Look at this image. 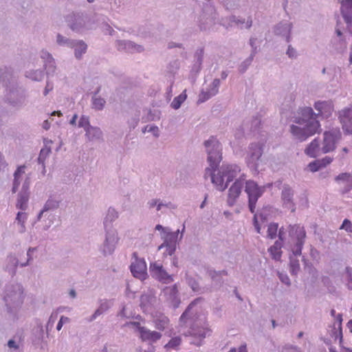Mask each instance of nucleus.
<instances>
[{
  "mask_svg": "<svg viewBox=\"0 0 352 352\" xmlns=\"http://www.w3.org/2000/svg\"><path fill=\"white\" fill-rule=\"evenodd\" d=\"M205 146L207 148L208 160L210 166L206 169L205 177L209 174L216 188L223 191L228 187V184L238 175L241 168L236 164L223 165L217 174L212 173L213 169L218 166L222 158L220 144L216 138L212 137L205 142Z\"/></svg>",
  "mask_w": 352,
  "mask_h": 352,
  "instance_id": "obj_1",
  "label": "nucleus"
},
{
  "mask_svg": "<svg viewBox=\"0 0 352 352\" xmlns=\"http://www.w3.org/2000/svg\"><path fill=\"white\" fill-rule=\"evenodd\" d=\"M314 107L318 111V114L314 113L311 107H305L300 110V116L296 119V122L305 124L303 128L295 125L291 126L292 133L301 142L320 131V124L317 120L318 116L327 118L333 111L331 102H317Z\"/></svg>",
  "mask_w": 352,
  "mask_h": 352,
  "instance_id": "obj_2",
  "label": "nucleus"
},
{
  "mask_svg": "<svg viewBox=\"0 0 352 352\" xmlns=\"http://www.w3.org/2000/svg\"><path fill=\"white\" fill-rule=\"evenodd\" d=\"M322 152L327 153L333 151L336 148V144L341 139V132L338 128L332 129L324 133Z\"/></svg>",
  "mask_w": 352,
  "mask_h": 352,
  "instance_id": "obj_3",
  "label": "nucleus"
},
{
  "mask_svg": "<svg viewBox=\"0 0 352 352\" xmlns=\"http://www.w3.org/2000/svg\"><path fill=\"white\" fill-rule=\"evenodd\" d=\"M245 191L248 196L250 210L254 213L258 199L262 195L263 190L255 182L248 180L245 182Z\"/></svg>",
  "mask_w": 352,
  "mask_h": 352,
  "instance_id": "obj_4",
  "label": "nucleus"
},
{
  "mask_svg": "<svg viewBox=\"0 0 352 352\" xmlns=\"http://www.w3.org/2000/svg\"><path fill=\"white\" fill-rule=\"evenodd\" d=\"M289 232L290 236L296 240V248L294 250V254L295 255H300L301 254L304 240L306 237L305 228L300 225L290 226Z\"/></svg>",
  "mask_w": 352,
  "mask_h": 352,
  "instance_id": "obj_5",
  "label": "nucleus"
},
{
  "mask_svg": "<svg viewBox=\"0 0 352 352\" xmlns=\"http://www.w3.org/2000/svg\"><path fill=\"white\" fill-rule=\"evenodd\" d=\"M133 257L135 261L132 262L130 268L131 272L134 277L141 280H144L146 278V264L143 258H138V254L134 252Z\"/></svg>",
  "mask_w": 352,
  "mask_h": 352,
  "instance_id": "obj_6",
  "label": "nucleus"
},
{
  "mask_svg": "<svg viewBox=\"0 0 352 352\" xmlns=\"http://www.w3.org/2000/svg\"><path fill=\"white\" fill-rule=\"evenodd\" d=\"M149 269L152 276L159 281L166 284L173 281V276L166 272L162 264L151 263Z\"/></svg>",
  "mask_w": 352,
  "mask_h": 352,
  "instance_id": "obj_7",
  "label": "nucleus"
},
{
  "mask_svg": "<svg viewBox=\"0 0 352 352\" xmlns=\"http://www.w3.org/2000/svg\"><path fill=\"white\" fill-rule=\"evenodd\" d=\"M263 153L262 146L259 144H252L249 148L247 164L249 166L256 169L258 161Z\"/></svg>",
  "mask_w": 352,
  "mask_h": 352,
  "instance_id": "obj_8",
  "label": "nucleus"
},
{
  "mask_svg": "<svg viewBox=\"0 0 352 352\" xmlns=\"http://www.w3.org/2000/svg\"><path fill=\"white\" fill-rule=\"evenodd\" d=\"M211 330L208 328L207 324L201 326L198 324H195L190 327V330L188 333H184L185 336H190L195 338L202 340L206 336H210Z\"/></svg>",
  "mask_w": 352,
  "mask_h": 352,
  "instance_id": "obj_9",
  "label": "nucleus"
},
{
  "mask_svg": "<svg viewBox=\"0 0 352 352\" xmlns=\"http://www.w3.org/2000/svg\"><path fill=\"white\" fill-rule=\"evenodd\" d=\"M243 186V183L242 180L239 179L236 180L229 188L227 201L230 206H232L235 204L236 199L241 193Z\"/></svg>",
  "mask_w": 352,
  "mask_h": 352,
  "instance_id": "obj_10",
  "label": "nucleus"
},
{
  "mask_svg": "<svg viewBox=\"0 0 352 352\" xmlns=\"http://www.w3.org/2000/svg\"><path fill=\"white\" fill-rule=\"evenodd\" d=\"M177 237V234L176 232H167L166 234V236H164L165 240L164 243H162L159 249H162L164 247H166V255H173L174 252H175L176 247H175V240Z\"/></svg>",
  "mask_w": 352,
  "mask_h": 352,
  "instance_id": "obj_11",
  "label": "nucleus"
},
{
  "mask_svg": "<svg viewBox=\"0 0 352 352\" xmlns=\"http://www.w3.org/2000/svg\"><path fill=\"white\" fill-rule=\"evenodd\" d=\"M340 120L342 129L349 134H352V109H345L340 112Z\"/></svg>",
  "mask_w": 352,
  "mask_h": 352,
  "instance_id": "obj_12",
  "label": "nucleus"
},
{
  "mask_svg": "<svg viewBox=\"0 0 352 352\" xmlns=\"http://www.w3.org/2000/svg\"><path fill=\"white\" fill-rule=\"evenodd\" d=\"M140 338L143 342L153 343L162 338V334L155 331H151L145 327V329H140Z\"/></svg>",
  "mask_w": 352,
  "mask_h": 352,
  "instance_id": "obj_13",
  "label": "nucleus"
},
{
  "mask_svg": "<svg viewBox=\"0 0 352 352\" xmlns=\"http://www.w3.org/2000/svg\"><path fill=\"white\" fill-rule=\"evenodd\" d=\"M156 301V298L153 292H150L148 294H144L140 297V307L144 312L148 311Z\"/></svg>",
  "mask_w": 352,
  "mask_h": 352,
  "instance_id": "obj_14",
  "label": "nucleus"
},
{
  "mask_svg": "<svg viewBox=\"0 0 352 352\" xmlns=\"http://www.w3.org/2000/svg\"><path fill=\"white\" fill-rule=\"evenodd\" d=\"M293 190L289 186H285L282 190L281 198L284 205L292 209V211L295 210L294 204L292 201Z\"/></svg>",
  "mask_w": 352,
  "mask_h": 352,
  "instance_id": "obj_15",
  "label": "nucleus"
},
{
  "mask_svg": "<svg viewBox=\"0 0 352 352\" xmlns=\"http://www.w3.org/2000/svg\"><path fill=\"white\" fill-rule=\"evenodd\" d=\"M153 321L155 325V327L160 330L164 331L170 323V320L167 316H166L163 314H156L153 316Z\"/></svg>",
  "mask_w": 352,
  "mask_h": 352,
  "instance_id": "obj_16",
  "label": "nucleus"
},
{
  "mask_svg": "<svg viewBox=\"0 0 352 352\" xmlns=\"http://www.w3.org/2000/svg\"><path fill=\"white\" fill-rule=\"evenodd\" d=\"M78 126L82 127L85 129L87 137H90L91 131H96L98 135L101 133V131L99 128L92 127L90 126L89 118L87 116H82L80 118Z\"/></svg>",
  "mask_w": 352,
  "mask_h": 352,
  "instance_id": "obj_17",
  "label": "nucleus"
},
{
  "mask_svg": "<svg viewBox=\"0 0 352 352\" xmlns=\"http://www.w3.org/2000/svg\"><path fill=\"white\" fill-rule=\"evenodd\" d=\"M28 189V186H25L23 185V191L19 194V199L16 204V208L24 210L27 208V204L29 199V195L27 192Z\"/></svg>",
  "mask_w": 352,
  "mask_h": 352,
  "instance_id": "obj_18",
  "label": "nucleus"
},
{
  "mask_svg": "<svg viewBox=\"0 0 352 352\" xmlns=\"http://www.w3.org/2000/svg\"><path fill=\"white\" fill-rule=\"evenodd\" d=\"M319 148V142L318 139H314L306 148L305 153L311 157H316L318 155Z\"/></svg>",
  "mask_w": 352,
  "mask_h": 352,
  "instance_id": "obj_19",
  "label": "nucleus"
},
{
  "mask_svg": "<svg viewBox=\"0 0 352 352\" xmlns=\"http://www.w3.org/2000/svg\"><path fill=\"white\" fill-rule=\"evenodd\" d=\"M164 292L166 296H168L169 300L176 302L175 307H177L179 302L177 299L178 289L177 285H174L171 287H166L164 289Z\"/></svg>",
  "mask_w": 352,
  "mask_h": 352,
  "instance_id": "obj_20",
  "label": "nucleus"
},
{
  "mask_svg": "<svg viewBox=\"0 0 352 352\" xmlns=\"http://www.w3.org/2000/svg\"><path fill=\"white\" fill-rule=\"evenodd\" d=\"M25 166H21L18 167L16 170L15 171L14 174V182H13V187H12V192H16L19 186L20 185L21 181L20 178L25 173Z\"/></svg>",
  "mask_w": 352,
  "mask_h": 352,
  "instance_id": "obj_21",
  "label": "nucleus"
},
{
  "mask_svg": "<svg viewBox=\"0 0 352 352\" xmlns=\"http://www.w3.org/2000/svg\"><path fill=\"white\" fill-rule=\"evenodd\" d=\"M281 248H282V243L276 241L274 245L271 246L269 248V252L272 256V257L275 260H280L281 257Z\"/></svg>",
  "mask_w": 352,
  "mask_h": 352,
  "instance_id": "obj_22",
  "label": "nucleus"
},
{
  "mask_svg": "<svg viewBox=\"0 0 352 352\" xmlns=\"http://www.w3.org/2000/svg\"><path fill=\"white\" fill-rule=\"evenodd\" d=\"M87 48V46L85 42H83L82 41H78L74 45L75 56L77 58H80L82 55L86 52Z\"/></svg>",
  "mask_w": 352,
  "mask_h": 352,
  "instance_id": "obj_23",
  "label": "nucleus"
},
{
  "mask_svg": "<svg viewBox=\"0 0 352 352\" xmlns=\"http://www.w3.org/2000/svg\"><path fill=\"white\" fill-rule=\"evenodd\" d=\"M186 90L185 89L181 94L173 99V102H171V107L174 109H179L182 104L186 100Z\"/></svg>",
  "mask_w": 352,
  "mask_h": 352,
  "instance_id": "obj_24",
  "label": "nucleus"
},
{
  "mask_svg": "<svg viewBox=\"0 0 352 352\" xmlns=\"http://www.w3.org/2000/svg\"><path fill=\"white\" fill-rule=\"evenodd\" d=\"M182 342V339L180 337L177 336L174 337L169 340V342L165 344L164 348L167 350L170 349H177V347L180 345Z\"/></svg>",
  "mask_w": 352,
  "mask_h": 352,
  "instance_id": "obj_25",
  "label": "nucleus"
},
{
  "mask_svg": "<svg viewBox=\"0 0 352 352\" xmlns=\"http://www.w3.org/2000/svg\"><path fill=\"white\" fill-rule=\"evenodd\" d=\"M278 226L277 223H272L268 226L267 228V236L272 239L276 238L277 235V231Z\"/></svg>",
  "mask_w": 352,
  "mask_h": 352,
  "instance_id": "obj_26",
  "label": "nucleus"
},
{
  "mask_svg": "<svg viewBox=\"0 0 352 352\" xmlns=\"http://www.w3.org/2000/svg\"><path fill=\"white\" fill-rule=\"evenodd\" d=\"M58 206V204L57 201H54L52 199H49L47 200V201L45 203L44 207H43V209L41 211L39 215H38V218L41 217V214L45 212V211H47L50 209H52V208H56L57 206Z\"/></svg>",
  "mask_w": 352,
  "mask_h": 352,
  "instance_id": "obj_27",
  "label": "nucleus"
},
{
  "mask_svg": "<svg viewBox=\"0 0 352 352\" xmlns=\"http://www.w3.org/2000/svg\"><path fill=\"white\" fill-rule=\"evenodd\" d=\"M51 153L50 148L45 147L42 148L40 151L39 156L38 158V160L40 163L43 164L46 157L50 155Z\"/></svg>",
  "mask_w": 352,
  "mask_h": 352,
  "instance_id": "obj_28",
  "label": "nucleus"
},
{
  "mask_svg": "<svg viewBox=\"0 0 352 352\" xmlns=\"http://www.w3.org/2000/svg\"><path fill=\"white\" fill-rule=\"evenodd\" d=\"M105 104V101L104 99L101 98H93V107L96 109L100 110L103 108Z\"/></svg>",
  "mask_w": 352,
  "mask_h": 352,
  "instance_id": "obj_29",
  "label": "nucleus"
},
{
  "mask_svg": "<svg viewBox=\"0 0 352 352\" xmlns=\"http://www.w3.org/2000/svg\"><path fill=\"white\" fill-rule=\"evenodd\" d=\"M340 229H344L348 232H352V222L347 219H344Z\"/></svg>",
  "mask_w": 352,
  "mask_h": 352,
  "instance_id": "obj_30",
  "label": "nucleus"
},
{
  "mask_svg": "<svg viewBox=\"0 0 352 352\" xmlns=\"http://www.w3.org/2000/svg\"><path fill=\"white\" fill-rule=\"evenodd\" d=\"M214 94H212V91H210V92L202 91L199 94V98L198 102H204L206 100H208L212 96H214Z\"/></svg>",
  "mask_w": 352,
  "mask_h": 352,
  "instance_id": "obj_31",
  "label": "nucleus"
},
{
  "mask_svg": "<svg viewBox=\"0 0 352 352\" xmlns=\"http://www.w3.org/2000/svg\"><path fill=\"white\" fill-rule=\"evenodd\" d=\"M309 168V170L311 171V172H316L318 171V170H320V168H322V166L320 164L318 160H315L312 162H310L308 165Z\"/></svg>",
  "mask_w": 352,
  "mask_h": 352,
  "instance_id": "obj_32",
  "label": "nucleus"
},
{
  "mask_svg": "<svg viewBox=\"0 0 352 352\" xmlns=\"http://www.w3.org/2000/svg\"><path fill=\"white\" fill-rule=\"evenodd\" d=\"M322 168L326 167L333 162V158L329 156H326L321 160H318Z\"/></svg>",
  "mask_w": 352,
  "mask_h": 352,
  "instance_id": "obj_33",
  "label": "nucleus"
},
{
  "mask_svg": "<svg viewBox=\"0 0 352 352\" xmlns=\"http://www.w3.org/2000/svg\"><path fill=\"white\" fill-rule=\"evenodd\" d=\"M25 219L26 214L25 212H19L16 216V220L18 221L19 223L21 224L23 228H24V222Z\"/></svg>",
  "mask_w": 352,
  "mask_h": 352,
  "instance_id": "obj_34",
  "label": "nucleus"
},
{
  "mask_svg": "<svg viewBox=\"0 0 352 352\" xmlns=\"http://www.w3.org/2000/svg\"><path fill=\"white\" fill-rule=\"evenodd\" d=\"M193 304H194V302H192L191 304H190V305L188 306V309L182 314V316H181V317L179 318L180 325L182 327L183 325H184V324L186 323V316H187L188 311L192 307Z\"/></svg>",
  "mask_w": 352,
  "mask_h": 352,
  "instance_id": "obj_35",
  "label": "nucleus"
},
{
  "mask_svg": "<svg viewBox=\"0 0 352 352\" xmlns=\"http://www.w3.org/2000/svg\"><path fill=\"white\" fill-rule=\"evenodd\" d=\"M350 177H351L350 174H349L347 173H343L338 175L336 177V181H340V180L346 181V180L349 179Z\"/></svg>",
  "mask_w": 352,
  "mask_h": 352,
  "instance_id": "obj_36",
  "label": "nucleus"
},
{
  "mask_svg": "<svg viewBox=\"0 0 352 352\" xmlns=\"http://www.w3.org/2000/svg\"><path fill=\"white\" fill-rule=\"evenodd\" d=\"M145 131H151L153 133V135L155 136H158L159 135V129L157 126H146L145 127Z\"/></svg>",
  "mask_w": 352,
  "mask_h": 352,
  "instance_id": "obj_37",
  "label": "nucleus"
},
{
  "mask_svg": "<svg viewBox=\"0 0 352 352\" xmlns=\"http://www.w3.org/2000/svg\"><path fill=\"white\" fill-rule=\"evenodd\" d=\"M219 84L220 80L219 79H214L213 80L212 85L214 87L212 89V94H216L217 93Z\"/></svg>",
  "mask_w": 352,
  "mask_h": 352,
  "instance_id": "obj_38",
  "label": "nucleus"
},
{
  "mask_svg": "<svg viewBox=\"0 0 352 352\" xmlns=\"http://www.w3.org/2000/svg\"><path fill=\"white\" fill-rule=\"evenodd\" d=\"M254 226H255V228H256L257 232L261 233V227L258 225L256 214H254Z\"/></svg>",
  "mask_w": 352,
  "mask_h": 352,
  "instance_id": "obj_39",
  "label": "nucleus"
},
{
  "mask_svg": "<svg viewBox=\"0 0 352 352\" xmlns=\"http://www.w3.org/2000/svg\"><path fill=\"white\" fill-rule=\"evenodd\" d=\"M130 324L135 327L138 329L140 334V329H145L144 327H142L140 325V323L139 322H130Z\"/></svg>",
  "mask_w": 352,
  "mask_h": 352,
  "instance_id": "obj_40",
  "label": "nucleus"
},
{
  "mask_svg": "<svg viewBox=\"0 0 352 352\" xmlns=\"http://www.w3.org/2000/svg\"><path fill=\"white\" fill-rule=\"evenodd\" d=\"M228 352H237V351L236 349L233 348V349H230ZM238 352H247L246 345L245 344L241 345L239 347Z\"/></svg>",
  "mask_w": 352,
  "mask_h": 352,
  "instance_id": "obj_41",
  "label": "nucleus"
},
{
  "mask_svg": "<svg viewBox=\"0 0 352 352\" xmlns=\"http://www.w3.org/2000/svg\"><path fill=\"white\" fill-rule=\"evenodd\" d=\"M343 18L346 23H351L352 21V17L350 14H346L342 12Z\"/></svg>",
  "mask_w": 352,
  "mask_h": 352,
  "instance_id": "obj_42",
  "label": "nucleus"
},
{
  "mask_svg": "<svg viewBox=\"0 0 352 352\" xmlns=\"http://www.w3.org/2000/svg\"><path fill=\"white\" fill-rule=\"evenodd\" d=\"M342 6L352 7V0H341Z\"/></svg>",
  "mask_w": 352,
  "mask_h": 352,
  "instance_id": "obj_43",
  "label": "nucleus"
},
{
  "mask_svg": "<svg viewBox=\"0 0 352 352\" xmlns=\"http://www.w3.org/2000/svg\"><path fill=\"white\" fill-rule=\"evenodd\" d=\"M287 54H288V56L289 57H294L295 56V54H296V52L294 50V49H293L292 47H291L290 46L288 47V50H287Z\"/></svg>",
  "mask_w": 352,
  "mask_h": 352,
  "instance_id": "obj_44",
  "label": "nucleus"
},
{
  "mask_svg": "<svg viewBox=\"0 0 352 352\" xmlns=\"http://www.w3.org/2000/svg\"><path fill=\"white\" fill-rule=\"evenodd\" d=\"M52 89H53L52 85H50V83H47L45 87V91H44V95L46 96L49 93V91L52 90Z\"/></svg>",
  "mask_w": 352,
  "mask_h": 352,
  "instance_id": "obj_45",
  "label": "nucleus"
},
{
  "mask_svg": "<svg viewBox=\"0 0 352 352\" xmlns=\"http://www.w3.org/2000/svg\"><path fill=\"white\" fill-rule=\"evenodd\" d=\"M285 232L284 231V229L283 228H281L280 230H279V232H278V237H279V239L283 241V239H284V235H285Z\"/></svg>",
  "mask_w": 352,
  "mask_h": 352,
  "instance_id": "obj_46",
  "label": "nucleus"
},
{
  "mask_svg": "<svg viewBox=\"0 0 352 352\" xmlns=\"http://www.w3.org/2000/svg\"><path fill=\"white\" fill-rule=\"evenodd\" d=\"M8 345L10 348H15L16 349L18 346H16L15 342L12 340L8 341Z\"/></svg>",
  "mask_w": 352,
  "mask_h": 352,
  "instance_id": "obj_47",
  "label": "nucleus"
},
{
  "mask_svg": "<svg viewBox=\"0 0 352 352\" xmlns=\"http://www.w3.org/2000/svg\"><path fill=\"white\" fill-rule=\"evenodd\" d=\"M101 134H102V133L100 135H98L96 131H91V134L90 137H88V138L89 140H92L95 137L99 138L101 135Z\"/></svg>",
  "mask_w": 352,
  "mask_h": 352,
  "instance_id": "obj_48",
  "label": "nucleus"
},
{
  "mask_svg": "<svg viewBox=\"0 0 352 352\" xmlns=\"http://www.w3.org/2000/svg\"><path fill=\"white\" fill-rule=\"evenodd\" d=\"M291 267L292 273H296V271L299 269V264H292Z\"/></svg>",
  "mask_w": 352,
  "mask_h": 352,
  "instance_id": "obj_49",
  "label": "nucleus"
},
{
  "mask_svg": "<svg viewBox=\"0 0 352 352\" xmlns=\"http://www.w3.org/2000/svg\"><path fill=\"white\" fill-rule=\"evenodd\" d=\"M281 280L285 283L287 285L289 284V278L285 276V277H283L282 276H280Z\"/></svg>",
  "mask_w": 352,
  "mask_h": 352,
  "instance_id": "obj_50",
  "label": "nucleus"
},
{
  "mask_svg": "<svg viewBox=\"0 0 352 352\" xmlns=\"http://www.w3.org/2000/svg\"><path fill=\"white\" fill-rule=\"evenodd\" d=\"M77 118H78V116L76 114L74 115L72 120H70V124L72 125H75Z\"/></svg>",
  "mask_w": 352,
  "mask_h": 352,
  "instance_id": "obj_51",
  "label": "nucleus"
},
{
  "mask_svg": "<svg viewBox=\"0 0 352 352\" xmlns=\"http://www.w3.org/2000/svg\"><path fill=\"white\" fill-rule=\"evenodd\" d=\"M60 320L63 321V324L69 322V318L65 316H61Z\"/></svg>",
  "mask_w": 352,
  "mask_h": 352,
  "instance_id": "obj_52",
  "label": "nucleus"
},
{
  "mask_svg": "<svg viewBox=\"0 0 352 352\" xmlns=\"http://www.w3.org/2000/svg\"><path fill=\"white\" fill-rule=\"evenodd\" d=\"M155 229L157 230H162L163 232H166V228H164L161 225H157L156 227H155Z\"/></svg>",
  "mask_w": 352,
  "mask_h": 352,
  "instance_id": "obj_53",
  "label": "nucleus"
},
{
  "mask_svg": "<svg viewBox=\"0 0 352 352\" xmlns=\"http://www.w3.org/2000/svg\"><path fill=\"white\" fill-rule=\"evenodd\" d=\"M157 203V201L156 199H153L151 201L148 203L150 208L154 207Z\"/></svg>",
  "mask_w": 352,
  "mask_h": 352,
  "instance_id": "obj_54",
  "label": "nucleus"
},
{
  "mask_svg": "<svg viewBox=\"0 0 352 352\" xmlns=\"http://www.w3.org/2000/svg\"><path fill=\"white\" fill-rule=\"evenodd\" d=\"M43 127L47 130L49 128H50V123L48 122L47 120H45L44 122H43Z\"/></svg>",
  "mask_w": 352,
  "mask_h": 352,
  "instance_id": "obj_55",
  "label": "nucleus"
},
{
  "mask_svg": "<svg viewBox=\"0 0 352 352\" xmlns=\"http://www.w3.org/2000/svg\"><path fill=\"white\" fill-rule=\"evenodd\" d=\"M63 325V322L61 320H59V322L57 324L56 329L58 331H60Z\"/></svg>",
  "mask_w": 352,
  "mask_h": 352,
  "instance_id": "obj_56",
  "label": "nucleus"
},
{
  "mask_svg": "<svg viewBox=\"0 0 352 352\" xmlns=\"http://www.w3.org/2000/svg\"><path fill=\"white\" fill-rule=\"evenodd\" d=\"M101 311H100V309H97L94 314L93 315V318H96L98 316L100 315L101 314Z\"/></svg>",
  "mask_w": 352,
  "mask_h": 352,
  "instance_id": "obj_57",
  "label": "nucleus"
},
{
  "mask_svg": "<svg viewBox=\"0 0 352 352\" xmlns=\"http://www.w3.org/2000/svg\"><path fill=\"white\" fill-rule=\"evenodd\" d=\"M337 320H338V321L339 322V324L341 325L342 321V314H338L337 316Z\"/></svg>",
  "mask_w": 352,
  "mask_h": 352,
  "instance_id": "obj_58",
  "label": "nucleus"
},
{
  "mask_svg": "<svg viewBox=\"0 0 352 352\" xmlns=\"http://www.w3.org/2000/svg\"><path fill=\"white\" fill-rule=\"evenodd\" d=\"M349 63L350 64H352V45L350 47V52H349Z\"/></svg>",
  "mask_w": 352,
  "mask_h": 352,
  "instance_id": "obj_59",
  "label": "nucleus"
},
{
  "mask_svg": "<svg viewBox=\"0 0 352 352\" xmlns=\"http://www.w3.org/2000/svg\"><path fill=\"white\" fill-rule=\"evenodd\" d=\"M347 327L349 329L350 331L352 333V320H350L347 323Z\"/></svg>",
  "mask_w": 352,
  "mask_h": 352,
  "instance_id": "obj_60",
  "label": "nucleus"
},
{
  "mask_svg": "<svg viewBox=\"0 0 352 352\" xmlns=\"http://www.w3.org/2000/svg\"><path fill=\"white\" fill-rule=\"evenodd\" d=\"M346 273L348 274L349 278L351 279V270L350 268H349V267L346 268Z\"/></svg>",
  "mask_w": 352,
  "mask_h": 352,
  "instance_id": "obj_61",
  "label": "nucleus"
},
{
  "mask_svg": "<svg viewBox=\"0 0 352 352\" xmlns=\"http://www.w3.org/2000/svg\"><path fill=\"white\" fill-rule=\"evenodd\" d=\"M172 263H173V265L174 266L177 267V258L174 257L173 258V262Z\"/></svg>",
  "mask_w": 352,
  "mask_h": 352,
  "instance_id": "obj_62",
  "label": "nucleus"
},
{
  "mask_svg": "<svg viewBox=\"0 0 352 352\" xmlns=\"http://www.w3.org/2000/svg\"><path fill=\"white\" fill-rule=\"evenodd\" d=\"M252 20L248 21L247 23V25H246V28H250L252 26Z\"/></svg>",
  "mask_w": 352,
  "mask_h": 352,
  "instance_id": "obj_63",
  "label": "nucleus"
},
{
  "mask_svg": "<svg viewBox=\"0 0 352 352\" xmlns=\"http://www.w3.org/2000/svg\"><path fill=\"white\" fill-rule=\"evenodd\" d=\"M69 294L72 298H74L76 296V292L74 290H71Z\"/></svg>",
  "mask_w": 352,
  "mask_h": 352,
  "instance_id": "obj_64",
  "label": "nucleus"
}]
</instances>
